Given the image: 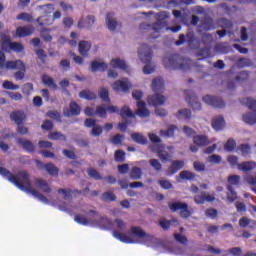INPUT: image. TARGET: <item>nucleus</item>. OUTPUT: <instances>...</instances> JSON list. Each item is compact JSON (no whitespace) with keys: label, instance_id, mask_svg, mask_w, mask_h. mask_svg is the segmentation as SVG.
<instances>
[{"label":"nucleus","instance_id":"obj_28","mask_svg":"<svg viewBox=\"0 0 256 256\" xmlns=\"http://www.w3.org/2000/svg\"><path fill=\"white\" fill-rule=\"evenodd\" d=\"M113 237H115V239H118V241H121V243H127V244L135 243V240L127 236V234L120 233L117 230L113 231Z\"/></svg>","mask_w":256,"mask_h":256},{"label":"nucleus","instance_id":"obj_41","mask_svg":"<svg viewBox=\"0 0 256 256\" xmlns=\"http://www.w3.org/2000/svg\"><path fill=\"white\" fill-rule=\"evenodd\" d=\"M107 64L105 62H98V61H93L91 63V71L93 73L97 71H107Z\"/></svg>","mask_w":256,"mask_h":256},{"label":"nucleus","instance_id":"obj_38","mask_svg":"<svg viewBox=\"0 0 256 256\" xmlns=\"http://www.w3.org/2000/svg\"><path fill=\"white\" fill-rule=\"evenodd\" d=\"M22 66H20V68H14V69H18L17 72L14 73V78L16 81H23L25 79V71H27V68L25 67V63H23V61H21Z\"/></svg>","mask_w":256,"mask_h":256},{"label":"nucleus","instance_id":"obj_19","mask_svg":"<svg viewBox=\"0 0 256 256\" xmlns=\"http://www.w3.org/2000/svg\"><path fill=\"white\" fill-rule=\"evenodd\" d=\"M35 33V28L33 26H19L16 28L17 37H31V34Z\"/></svg>","mask_w":256,"mask_h":256},{"label":"nucleus","instance_id":"obj_14","mask_svg":"<svg viewBox=\"0 0 256 256\" xmlns=\"http://www.w3.org/2000/svg\"><path fill=\"white\" fill-rule=\"evenodd\" d=\"M194 201L197 205H203L205 202L213 203L215 201V194L201 192V194L194 196Z\"/></svg>","mask_w":256,"mask_h":256},{"label":"nucleus","instance_id":"obj_34","mask_svg":"<svg viewBox=\"0 0 256 256\" xmlns=\"http://www.w3.org/2000/svg\"><path fill=\"white\" fill-rule=\"evenodd\" d=\"M118 115H120L122 119H135V114L133 113V111H131V108H129V106H123L119 110Z\"/></svg>","mask_w":256,"mask_h":256},{"label":"nucleus","instance_id":"obj_58","mask_svg":"<svg viewBox=\"0 0 256 256\" xmlns=\"http://www.w3.org/2000/svg\"><path fill=\"white\" fill-rule=\"evenodd\" d=\"M239 69H243V67H250L251 59L248 58H239L236 63Z\"/></svg>","mask_w":256,"mask_h":256},{"label":"nucleus","instance_id":"obj_11","mask_svg":"<svg viewBox=\"0 0 256 256\" xmlns=\"http://www.w3.org/2000/svg\"><path fill=\"white\" fill-rule=\"evenodd\" d=\"M36 165L39 169H44L51 177L59 176V168L53 163L44 164L41 160H36Z\"/></svg>","mask_w":256,"mask_h":256},{"label":"nucleus","instance_id":"obj_31","mask_svg":"<svg viewBox=\"0 0 256 256\" xmlns=\"http://www.w3.org/2000/svg\"><path fill=\"white\" fill-rule=\"evenodd\" d=\"M255 168H256L255 161H247V162H242L238 164V171H243L244 173H247L248 171H253V169Z\"/></svg>","mask_w":256,"mask_h":256},{"label":"nucleus","instance_id":"obj_15","mask_svg":"<svg viewBox=\"0 0 256 256\" xmlns=\"http://www.w3.org/2000/svg\"><path fill=\"white\" fill-rule=\"evenodd\" d=\"M130 235L131 237H137L138 239H148V241H151V239H153L152 235H149L146 232H144L143 228L139 226L131 227Z\"/></svg>","mask_w":256,"mask_h":256},{"label":"nucleus","instance_id":"obj_50","mask_svg":"<svg viewBox=\"0 0 256 256\" xmlns=\"http://www.w3.org/2000/svg\"><path fill=\"white\" fill-rule=\"evenodd\" d=\"M12 43L13 42H11V38H9V36H3L0 41V45L4 51H7V49H10Z\"/></svg>","mask_w":256,"mask_h":256},{"label":"nucleus","instance_id":"obj_64","mask_svg":"<svg viewBox=\"0 0 256 256\" xmlns=\"http://www.w3.org/2000/svg\"><path fill=\"white\" fill-rule=\"evenodd\" d=\"M241 182V176L239 175H230L228 176V183L232 187V185H239Z\"/></svg>","mask_w":256,"mask_h":256},{"label":"nucleus","instance_id":"obj_13","mask_svg":"<svg viewBox=\"0 0 256 256\" xmlns=\"http://www.w3.org/2000/svg\"><path fill=\"white\" fill-rule=\"evenodd\" d=\"M64 117H77V115H81V106L77 104V102L72 101L69 104V108L63 109Z\"/></svg>","mask_w":256,"mask_h":256},{"label":"nucleus","instance_id":"obj_21","mask_svg":"<svg viewBox=\"0 0 256 256\" xmlns=\"http://www.w3.org/2000/svg\"><path fill=\"white\" fill-rule=\"evenodd\" d=\"M183 167H185V162L183 160H174L168 167L167 175H175V173L180 171Z\"/></svg>","mask_w":256,"mask_h":256},{"label":"nucleus","instance_id":"obj_36","mask_svg":"<svg viewBox=\"0 0 256 256\" xmlns=\"http://www.w3.org/2000/svg\"><path fill=\"white\" fill-rule=\"evenodd\" d=\"M79 97L86 101H95V99H97V94L91 90H82L79 92Z\"/></svg>","mask_w":256,"mask_h":256},{"label":"nucleus","instance_id":"obj_42","mask_svg":"<svg viewBox=\"0 0 256 256\" xmlns=\"http://www.w3.org/2000/svg\"><path fill=\"white\" fill-rule=\"evenodd\" d=\"M131 139L138 143V145H147V138L143 136V134L135 132L131 134Z\"/></svg>","mask_w":256,"mask_h":256},{"label":"nucleus","instance_id":"obj_30","mask_svg":"<svg viewBox=\"0 0 256 256\" xmlns=\"http://www.w3.org/2000/svg\"><path fill=\"white\" fill-rule=\"evenodd\" d=\"M211 125L215 131H221L225 127V119L223 116H216L213 118Z\"/></svg>","mask_w":256,"mask_h":256},{"label":"nucleus","instance_id":"obj_60","mask_svg":"<svg viewBox=\"0 0 256 256\" xmlns=\"http://www.w3.org/2000/svg\"><path fill=\"white\" fill-rule=\"evenodd\" d=\"M125 152L123 150H116L114 153V159L117 163L125 162Z\"/></svg>","mask_w":256,"mask_h":256},{"label":"nucleus","instance_id":"obj_56","mask_svg":"<svg viewBox=\"0 0 256 256\" xmlns=\"http://www.w3.org/2000/svg\"><path fill=\"white\" fill-rule=\"evenodd\" d=\"M177 119H190L191 118V111L189 109H182L179 110L176 114Z\"/></svg>","mask_w":256,"mask_h":256},{"label":"nucleus","instance_id":"obj_12","mask_svg":"<svg viewBox=\"0 0 256 256\" xmlns=\"http://www.w3.org/2000/svg\"><path fill=\"white\" fill-rule=\"evenodd\" d=\"M112 89L114 91H122L123 93H127L131 89V82H129L128 78H123L122 80H116L112 84Z\"/></svg>","mask_w":256,"mask_h":256},{"label":"nucleus","instance_id":"obj_47","mask_svg":"<svg viewBox=\"0 0 256 256\" xmlns=\"http://www.w3.org/2000/svg\"><path fill=\"white\" fill-rule=\"evenodd\" d=\"M150 166L156 171V173H161L163 171V165H161V162L159 160L153 158L149 160Z\"/></svg>","mask_w":256,"mask_h":256},{"label":"nucleus","instance_id":"obj_55","mask_svg":"<svg viewBox=\"0 0 256 256\" xmlns=\"http://www.w3.org/2000/svg\"><path fill=\"white\" fill-rule=\"evenodd\" d=\"M173 237H174L175 241L177 243H180L181 245H187V243L189 241L187 239V237L185 235L181 234V233H174Z\"/></svg>","mask_w":256,"mask_h":256},{"label":"nucleus","instance_id":"obj_22","mask_svg":"<svg viewBox=\"0 0 256 256\" xmlns=\"http://www.w3.org/2000/svg\"><path fill=\"white\" fill-rule=\"evenodd\" d=\"M10 119L14 121L16 125H23V122L25 119H27V116L25 115V112L18 110L10 114Z\"/></svg>","mask_w":256,"mask_h":256},{"label":"nucleus","instance_id":"obj_9","mask_svg":"<svg viewBox=\"0 0 256 256\" xmlns=\"http://www.w3.org/2000/svg\"><path fill=\"white\" fill-rule=\"evenodd\" d=\"M83 213H86L89 217L87 219L85 216H81L80 214H76L74 217V221L78 223L79 225H89V223H95V217L99 216V212L95 210H90L88 212L82 211Z\"/></svg>","mask_w":256,"mask_h":256},{"label":"nucleus","instance_id":"obj_6","mask_svg":"<svg viewBox=\"0 0 256 256\" xmlns=\"http://www.w3.org/2000/svg\"><path fill=\"white\" fill-rule=\"evenodd\" d=\"M38 9L44 10V15L37 18V23L40 27H45V25H53V16L51 15L53 11H55V7L53 4H47L38 6Z\"/></svg>","mask_w":256,"mask_h":256},{"label":"nucleus","instance_id":"obj_37","mask_svg":"<svg viewBox=\"0 0 256 256\" xmlns=\"http://www.w3.org/2000/svg\"><path fill=\"white\" fill-rule=\"evenodd\" d=\"M129 177L132 179V181H139V179L143 177V170L137 166H134L130 171Z\"/></svg>","mask_w":256,"mask_h":256},{"label":"nucleus","instance_id":"obj_1","mask_svg":"<svg viewBox=\"0 0 256 256\" xmlns=\"http://www.w3.org/2000/svg\"><path fill=\"white\" fill-rule=\"evenodd\" d=\"M0 175L2 177H5L10 181V183H13L18 189H21V191H26V193H31L33 197H36V199H39L43 203H48L49 200L45 195H43L41 192L33 189L31 187V179L29 176V173L25 170L17 172V174L11 173V171L7 170L5 167H0Z\"/></svg>","mask_w":256,"mask_h":256},{"label":"nucleus","instance_id":"obj_44","mask_svg":"<svg viewBox=\"0 0 256 256\" xmlns=\"http://www.w3.org/2000/svg\"><path fill=\"white\" fill-rule=\"evenodd\" d=\"M175 131H177V126L170 125L167 130H160V137H173L175 135Z\"/></svg>","mask_w":256,"mask_h":256},{"label":"nucleus","instance_id":"obj_25","mask_svg":"<svg viewBox=\"0 0 256 256\" xmlns=\"http://www.w3.org/2000/svg\"><path fill=\"white\" fill-rule=\"evenodd\" d=\"M18 145H21L24 151H27L28 153H34L35 152V145L29 140H25L22 138L17 139Z\"/></svg>","mask_w":256,"mask_h":256},{"label":"nucleus","instance_id":"obj_27","mask_svg":"<svg viewBox=\"0 0 256 256\" xmlns=\"http://www.w3.org/2000/svg\"><path fill=\"white\" fill-rule=\"evenodd\" d=\"M193 143L197 145V147H207V145H209V137L206 135L193 136Z\"/></svg>","mask_w":256,"mask_h":256},{"label":"nucleus","instance_id":"obj_29","mask_svg":"<svg viewBox=\"0 0 256 256\" xmlns=\"http://www.w3.org/2000/svg\"><path fill=\"white\" fill-rule=\"evenodd\" d=\"M95 24V16H88L86 21L84 22L83 19H80L78 21V27L80 29H91V27H93V25Z\"/></svg>","mask_w":256,"mask_h":256},{"label":"nucleus","instance_id":"obj_54","mask_svg":"<svg viewBox=\"0 0 256 256\" xmlns=\"http://www.w3.org/2000/svg\"><path fill=\"white\" fill-rule=\"evenodd\" d=\"M49 29L47 28H42L40 30V37L46 41V42H49V41H53V36H51V34L49 33Z\"/></svg>","mask_w":256,"mask_h":256},{"label":"nucleus","instance_id":"obj_40","mask_svg":"<svg viewBox=\"0 0 256 256\" xmlns=\"http://www.w3.org/2000/svg\"><path fill=\"white\" fill-rule=\"evenodd\" d=\"M42 83H43V85L50 87L54 91H56V89H58L57 83H55V80H53V78H50V76L47 74H44L42 76Z\"/></svg>","mask_w":256,"mask_h":256},{"label":"nucleus","instance_id":"obj_2","mask_svg":"<svg viewBox=\"0 0 256 256\" xmlns=\"http://www.w3.org/2000/svg\"><path fill=\"white\" fill-rule=\"evenodd\" d=\"M169 14L167 12H159L156 14V22L154 24L142 23L139 25V31L141 33H150L149 39L159 38V33L165 31H172V33H179L181 31V25L168 27ZM151 31L153 33H151Z\"/></svg>","mask_w":256,"mask_h":256},{"label":"nucleus","instance_id":"obj_23","mask_svg":"<svg viewBox=\"0 0 256 256\" xmlns=\"http://www.w3.org/2000/svg\"><path fill=\"white\" fill-rule=\"evenodd\" d=\"M186 41L189 45H191V43L195 41V34H193V32H188L186 34V38H185V34H180L179 39L175 42V45L177 46L183 45V43H185Z\"/></svg>","mask_w":256,"mask_h":256},{"label":"nucleus","instance_id":"obj_7","mask_svg":"<svg viewBox=\"0 0 256 256\" xmlns=\"http://www.w3.org/2000/svg\"><path fill=\"white\" fill-rule=\"evenodd\" d=\"M168 206L172 213L180 211V217H182V219H189V217H191V211L189 210V205L187 203L171 202Z\"/></svg>","mask_w":256,"mask_h":256},{"label":"nucleus","instance_id":"obj_43","mask_svg":"<svg viewBox=\"0 0 256 256\" xmlns=\"http://www.w3.org/2000/svg\"><path fill=\"white\" fill-rule=\"evenodd\" d=\"M201 28L203 29V31H211L212 29H215V23L213 22V18H205L204 21L201 23Z\"/></svg>","mask_w":256,"mask_h":256},{"label":"nucleus","instance_id":"obj_46","mask_svg":"<svg viewBox=\"0 0 256 256\" xmlns=\"http://www.w3.org/2000/svg\"><path fill=\"white\" fill-rule=\"evenodd\" d=\"M180 179L186 180V181H193L195 179V173L189 171V170H183L179 174Z\"/></svg>","mask_w":256,"mask_h":256},{"label":"nucleus","instance_id":"obj_33","mask_svg":"<svg viewBox=\"0 0 256 256\" xmlns=\"http://www.w3.org/2000/svg\"><path fill=\"white\" fill-rule=\"evenodd\" d=\"M35 185L36 187H38V189H41V191H43V193H51L52 189L49 186V183H47V181L41 179V178H37L35 180Z\"/></svg>","mask_w":256,"mask_h":256},{"label":"nucleus","instance_id":"obj_45","mask_svg":"<svg viewBox=\"0 0 256 256\" xmlns=\"http://www.w3.org/2000/svg\"><path fill=\"white\" fill-rule=\"evenodd\" d=\"M73 193H81V191L72 190V189H63V188L58 189V194L63 195V199L65 200L71 199V196L73 195Z\"/></svg>","mask_w":256,"mask_h":256},{"label":"nucleus","instance_id":"obj_62","mask_svg":"<svg viewBox=\"0 0 256 256\" xmlns=\"http://www.w3.org/2000/svg\"><path fill=\"white\" fill-rule=\"evenodd\" d=\"M3 89H8L10 91H17L19 89V85L13 84V82L6 80L2 84Z\"/></svg>","mask_w":256,"mask_h":256},{"label":"nucleus","instance_id":"obj_4","mask_svg":"<svg viewBox=\"0 0 256 256\" xmlns=\"http://www.w3.org/2000/svg\"><path fill=\"white\" fill-rule=\"evenodd\" d=\"M165 69H179L180 71H189L191 69V61L179 62V55L168 54L163 58Z\"/></svg>","mask_w":256,"mask_h":256},{"label":"nucleus","instance_id":"obj_24","mask_svg":"<svg viewBox=\"0 0 256 256\" xmlns=\"http://www.w3.org/2000/svg\"><path fill=\"white\" fill-rule=\"evenodd\" d=\"M152 91L154 93H163V89H165V82L163 78H154L152 80Z\"/></svg>","mask_w":256,"mask_h":256},{"label":"nucleus","instance_id":"obj_8","mask_svg":"<svg viewBox=\"0 0 256 256\" xmlns=\"http://www.w3.org/2000/svg\"><path fill=\"white\" fill-rule=\"evenodd\" d=\"M6 61V56L5 53H3V51H0V69H7L8 71H13L14 69H21V67H23V64L21 63V60H10V61Z\"/></svg>","mask_w":256,"mask_h":256},{"label":"nucleus","instance_id":"obj_59","mask_svg":"<svg viewBox=\"0 0 256 256\" xmlns=\"http://www.w3.org/2000/svg\"><path fill=\"white\" fill-rule=\"evenodd\" d=\"M99 97L105 103H110L111 99L109 98V91L106 88H101L99 91Z\"/></svg>","mask_w":256,"mask_h":256},{"label":"nucleus","instance_id":"obj_16","mask_svg":"<svg viewBox=\"0 0 256 256\" xmlns=\"http://www.w3.org/2000/svg\"><path fill=\"white\" fill-rule=\"evenodd\" d=\"M167 98L161 94L150 95L147 98V103L153 107H159V105H165Z\"/></svg>","mask_w":256,"mask_h":256},{"label":"nucleus","instance_id":"obj_57","mask_svg":"<svg viewBox=\"0 0 256 256\" xmlns=\"http://www.w3.org/2000/svg\"><path fill=\"white\" fill-rule=\"evenodd\" d=\"M227 162L229 163L230 166L237 167V169H239V165H241V163H239V157L235 155H229L227 157Z\"/></svg>","mask_w":256,"mask_h":256},{"label":"nucleus","instance_id":"obj_61","mask_svg":"<svg viewBox=\"0 0 256 256\" xmlns=\"http://www.w3.org/2000/svg\"><path fill=\"white\" fill-rule=\"evenodd\" d=\"M102 199H103V201L111 202V201H116L117 196H115V194L111 191H106L103 193Z\"/></svg>","mask_w":256,"mask_h":256},{"label":"nucleus","instance_id":"obj_20","mask_svg":"<svg viewBox=\"0 0 256 256\" xmlns=\"http://www.w3.org/2000/svg\"><path fill=\"white\" fill-rule=\"evenodd\" d=\"M136 105L138 109L136 110L135 115H138V117H141L142 119H145V117H149V115H151L149 109H147V104L145 101H138Z\"/></svg>","mask_w":256,"mask_h":256},{"label":"nucleus","instance_id":"obj_53","mask_svg":"<svg viewBox=\"0 0 256 256\" xmlns=\"http://www.w3.org/2000/svg\"><path fill=\"white\" fill-rule=\"evenodd\" d=\"M87 173L91 177V179H95V181H101V179H103V176L94 168H89L87 170Z\"/></svg>","mask_w":256,"mask_h":256},{"label":"nucleus","instance_id":"obj_17","mask_svg":"<svg viewBox=\"0 0 256 256\" xmlns=\"http://www.w3.org/2000/svg\"><path fill=\"white\" fill-rule=\"evenodd\" d=\"M150 149L153 153H157L159 159H161V161H171V153L165 151V150H161V147L159 145H152L150 146Z\"/></svg>","mask_w":256,"mask_h":256},{"label":"nucleus","instance_id":"obj_10","mask_svg":"<svg viewBox=\"0 0 256 256\" xmlns=\"http://www.w3.org/2000/svg\"><path fill=\"white\" fill-rule=\"evenodd\" d=\"M202 101L216 109H223L225 107V101L221 97L206 95L202 98Z\"/></svg>","mask_w":256,"mask_h":256},{"label":"nucleus","instance_id":"obj_32","mask_svg":"<svg viewBox=\"0 0 256 256\" xmlns=\"http://www.w3.org/2000/svg\"><path fill=\"white\" fill-rule=\"evenodd\" d=\"M110 65L111 67H113V69H121L122 71H127L128 69V66H127V63H125V60H121L119 58L112 59L110 61Z\"/></svg>","mask_w":256,"mask_h":256},{"label":"nucleus","instance_id":"obj_48","mask_svg":"<svg viewBox=\"0 0 256 256\" xmlns=\"http://www.w3.org/2000/svg\"><path fill=\"white\" fill-rule=\"evenodd\" d=\"M48 139L52 141H66L67 138L61 132H52L48 135Z\"/></svg>","mask_w":256,"mask_h":256},{"label":"nucleus","instance_id":"obj_63","mask_svg":"<svg viewBox=\"0 0 256 256\" xmlns=\"http://www.w3.org/2000/svg\"><path fill=\"white\" fill-rule=\"evenodd\" d=\"M46 115L50 118L53 119L54 121L61 122V113L55 110H49Z\"/></svg>","mask_w":256,"mask_h":256},{"label":"nucleus","instance_id":"obj_18","mask_svg":"<svg viewBox=\"0 0 256 256\" xmlns=\"http://www.w3.org/2000/svg\"><path fill=\"white\" fill-rule=\"evenodd\" d=\"M186 101L193 111H201V102L197 101V96H195V93L190 92L186 96Z\"/></svg>","mask_w":256,"mask_h":256},{"label":"nucleus","instance_id":"obj_35","mask_svg":"<svg viewBox=\"0 0 256 256\" xmlns=\"http://www.w3.org/2000/svg\"><path fill=\"white\" fill-rule=\"evenodd\" d=\"M91 50V43L87 41H80L78 45V51L83 57H87V54Z\"/></svg>","mask_w":256,"mask_h":256},{"label":"nucleus","instance_id":"obj_51","mask_svg":"<svg viewBox=\"0 0 256 256\" xmlns=\"http://www.w3.org/2000/svg\"><path fill=\"white\" fill-rule=\"evenodd\" d=\"M227 199L228 201H230V203H233L236 199H237V192H235V190H233V186L228 185L227 186Z\"/></svg>","mask_w":256,"mask_h":256},{"label":"nucleus","instance_id":"obj_39","mask_svg":"<svg viewBox=\"0 0 256 256\" xmlns=\"http://www.w3.org/2000/svg\"><path fill=\"white\" fill-rule=\"evenodd\" d=\"M95 223H98L102 229H111L113 227V221L109 218L106 217H100L99 221L95 219Z\"/></svg>","mask_w":256,"mask_h":256},{"label":"nucleus","instance_id":"obj_26","mask_svg":"<svg viewBox=\"0 0 256 256\" xmlns=\"http://www.w3.org/2000/svg\"><path fill=\"white\" fill-rule=\"evenodd\" d=\"M106 25L109 31H115V29H117V20L115 19V14L113 12H108L106 14Z\"/></svg>","mask_w":256,"mask_h":256},{"label":"nucleus","instance_id":"obj_3","mask_svg":"<svg viewBox=\"0 0 256 256\" xmlns=\"http://www.w3.org/2000/svg\"><path fill=\"white\" fill-rule=\"evenodd\" d=\"M138 57L142 63H145L143 67L144 75H151L155 72V67L151 66V61H153V50L149 45L142 44L138 50Z\"/></svg>","mask_w":256,"mask_h":256},{"label":"nucleus","instance_id":"obj_52","mask_svg":"<svg viewBox=\"0 0 256 256\" xmlns=\"http://www.w3.org/2000/svg\"><path fill=\"white\" fill-rule=\"evenodd\" d=\"M235 81L238 83H245V81H249V72L241 71L236 77Z\"/></svg>","mask_w":256,"mask_h":256},{"label":"nucleus","instance_id":"obj_49","mask_svg":"<svg viewBox=\"0 0 256 256\" xmlns=\"http://www.w3.org/2000/svg\"><path fill=\"white\" fill-rule=\"evenodd\" d=\"M235 147H237V142H235V140L231 138L228 139L227 142L224 144V149L228 153L235 151Z\"/></svg>","mask_w":256,"mask_h":256},{"label":"nucleus","instance_id":"obj_5","mask_svg":"<svg viewBox=\"0 0 256 256\" xmlns=\"http://www.w3.org/2000/svg\"><path fill=\"white\" fill-rule=\"evenodd\" d=\"M240 103L242 105H245L246 107H248V109H250V111H253V112L244 114L242 116V121H244V123H247L248 125H255V123H256V100L253 98H242L240 100Z\"/></svg>","mask_w":256,"mask_h":256}]
</instances>
